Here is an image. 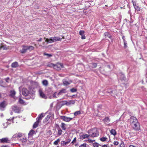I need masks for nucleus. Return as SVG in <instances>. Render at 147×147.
Returning <instances> with one entry per match:
<instances>
[{"label": "nucleus", "mask_w": 147, "mask_h": 147, "mask_svg": "<svg viewBox=\"0 0 147 147\" xmlns=\"http://www.w3.org/2000/svg\"><path fill=\"white\" fill-rule=\"evenodd\" d=\"M88 133L89 134L90 136L92 137L98 136L99 134L97 129L96 128H94L88 130Z\"/></svg>", "instance_id": "obj_1"}, {"label": "nucleus", "mask_w": 147, "mask_h": 147, "mask_svg": "<svg viewBox=\"0 0 147 147\" xmlns=\"http://www.w3.org/2000/svg\"><path fill=\"white\" fill-rule=\"evenodd\" d=\"M107 92L109 93L112 96L115 97V95H117V91L115 89H109L107 91Z\"/></svg>", "instance_id": "obj_2"}, {"label": "nucleus", "mask_w": 147, "mask_h": 147, "mask_svg": "<svg viewBox=\"0 0 147 147\" xmlns=\"http://www.w3.org/2000/svg\"><path fill=\"white\" fill-rule=\"evenodd\" d=\"M12 109L15 113H19L21 111V108L19 106H14L12 107Z\"/></svg>", "instance_id": "obj_3"}, {"label": "nucleus", "mask_w": 147, "mask_h": 147, "mask_svg": "<svg viewBox=\"0 0 147 147\" xmlns=\"http://www.w3.org/2000/svg\"><path fill=\"white\" fill-rule=\"evenodd\" d=\"M136 123V124H133L131 125L133 129L136 131H138L140 129V125L139 123Z\"/></svg>", "instance_id": "obj_4"}, {"label": "nucleus", "mask_w": 147, "mask_h": 147, "mask_svg": "<svg viewBox=\"0 0 147 147\" xmlns=\"http://www.w3.org/2000/svg\"><path fill=\"white\" fill-rule=\"evenodd\" d=\"M63 67V65L62 64L58 63L56 64H55L54 68L57 70H59Z\"/></svg>", "instance_id": "obj_5"}, {"label": "nucleus", "mask_w": 147, "mask_h": 147, "mask_svg": "<svg viewBox=\"0 0 147 147\" xmlns=\"http://www.w3.org/2000/svg\"><path fill=\"white\" fill-rule=\"evenodd\" d=\"M10 140L8 138L6 137L0 139V143H10Z\"/></svg>", "instance_id": "obj_6"}, {"label": "nucleus", "mask_w": 147, "mask_h": 147, "mask_svg": "<svg viewBox=\"0 0 147 147\" xmlns=\"http://www.w3.org/2000/svg\"><path fill=\"white\" fill-rule=\"evenodd\" d=\"M38 92L40 96V97L44 99H46L47 98V96L44 93L42 92V89H39V90Z\"/></svg>", "instance_id": "obj_7"}, {"label": "nucleus", "mask_w": 147, "mask_h": 147, "mask_svg": "<svg viewBox=\"0 0 147 147\" xmlns=\"http://www.w3.org/2000/svg\"><path fill=\"white\" fill-rule=\"evenodd\" d=\"M7 105L6 102L3 101L0 103V110L1 111L3 110V109Z\"/></svg>", "instance_id": "obj_8"}, {"label": "nucleus", "mask_w": 147, "mask_h": 147, "mask_svg": "<svg viewBox=\"0 0 147 147\" xmlns=\"http://www.w3.org/2000/svg\"><path fill=\"white\" fill-rule=\"evenodd\" d=\"M75 101L74 100H70L68 101H65V105L67 106H69L71 105L74 104Z\"/></svg>", "instance_id": "obj_9"}, {"label": "nucleus", "mask_w": 147, "mask_h": 147, "mask_svg": "<svg viewBox=\"0 0 147 147\" xmlns=\"http://www.w3.org/2000/svg\"><path fill=\"white\" fill-rule=\"evenodd\" d=\"M29 93V92L28 90L25 88H23L22 90V94L25 96H27Z\"/></svg>", "instance_id": "obj_10"}, {"label": "nucleus", "mask_w": 147, "mask_h": 147, "mask_svg": "<svg viewBox=\"0 0 147 147\" xmlns=\"http://www.w3.org/2000/svg\"><path fill=\"white\" fill-rule=\"evenodd\" d=\"M120 79L122 81L127 82V79L125 77L124 74L122 73L120 74Z\"/></svg>", "instance_id": "obj_11"}, {"label": "nucleus", "mask_w": 147, "mask_h": 147, "mask_svg": "<svg viewBox=\"0 0 147 147\" xmlns=\"http://www.w3.org/2000/svg\"><path fill=\"white\" fill-rule=\"evenodd\" d=\"M23 48L20 51V52L22 53H26L28 50L27 46L23 45Z\"/></svg>", "instance_id": "obj_12"}, {"label": "nucleus", "mask_w": 147, "mask_h": 147, "mask_svg": "<svg viewBox=\"0 0 147 147\" xmlns=\"http://www.w3.org/2000/svg\"><path fill=\"white\" fill-rule=\"evenodd\" d=\"M137 119L135 117L133 116L131 117L129 120L130 122L131 125H132L133 124V123L135 121H136Z\"/></svg>", "instance_id": "obj_13"}, {"label": "nucleus", "mask_w": 147, "mask_h": 147, "mask_svg": "<svg viewBox=\"0 0 147 147\" xmlns=\"http://www.w3.org/2000/svg\"><path fill=\"white\" fill-rule=\"evenodd\" d=\"M44 116L45 115L43 113H41V114L38 115V117L36 118V120L40 122L42 119V118L44 117Z\"/></svg>", "instance_id": "obj_14"}, {"label": "nucleus", "mask_w": 147, "mask_h": 147, "mask_svg": "<svg viewBox=\"0 0 147 147\" xmlns=\"http://www.w3.org/2000/svg\"><path fill=\"white\" fill-rule=\"evenodd\" d=\"M55 126L58 131V134L59 135H61V134L62 132V130L61 129V128L59 127V126L58 124H56Z\"/></svg>", "instance_id": "obj_15"}, {"label": "nucleus", "mask_w": 147, "mask_h": 147, "mask_svg": "<svg viewBox=\"0 0 147 147\" xmlns=\"http://www.w3.org/2000/svg\"><path fill=\"white\" fill-rule=\"evenodd\" d=\"M84 31L83 30H80L79 32L81 36V38L82 39H85L86 37L84 35Z\"/></svg>", "instance_id": "obj_16"}, {"label": "nucleus", "mask_w": 147, "mask_h": 147, "mask_svg": "<svg viewBox=\"0 0 147 147\" xmlns=\"http://www.w3.org/2000/svg\"><path fill=\"white\" fill-rule=\"evenodd\" d=\"M45 42H47L48 43H51L54 42L53 37H51L49 39H46V40H45Z\"/></svg>", "instance_id": "obj_17"}, {"label": "nucleus", "mask_w": 147, "mask_h": 147, "mask_svg": "<svg viewBox=\"0 0 147 147\" xmlns=\"http://www.w3.org/2000/svg\"><path fill=\"white\" fill-rule=\"evenodd\" d=\"M89 136V134H83L80 136V138L81 139L83 140L85 138H88Z\"/></svg>", "instance_id": "obj_18"}, {"label": "nucleus", "mask_w": 147, "mask_h": 147, "mask_svg": "<svg viewBox=\"0 0 147 147\" xmlns=\"http://www.w3.org/2000/svg\"><path fill=\"white\" fill-rule=\"evenodd\" d=\"M52 116L51 114H49L46 117L45 119L43 120V122L44 123H47L48 120Z\"/></svg>", "instance_id": "obj_19"}, {"label": "nucleus", "mask_w": 147, "mask_h": 147, "mask_svg": "<svg viewBox=\"0 0 147 147\" xmlns=\"http://www.w3.org/2000/svg\"><path fill=\"white\" fill-rule=\"evenodd\" d=\"M46 92L49 94H52L53 93V91L50 88H47L46 90Z\"/></svg>", "instance_id": "obj_20"}, {"label": "nucleus", "mask_w": 147, "mask_h": 147, "mask_svg": "<svg viewBox=\"0 0 147 147\" xmlns=\"http://www.w3.org/2000/svg\"><path fill=\"white\" fill-rule=\"evenodd\" d=\"M53 38L54 42L61 41L62 39V38L59 37H54Z\"/></svg>", "instance_id": "obj_21"}, {"label": "nucleus", "mask_w": 147, "mask_h": 147, "mask_svg": "<svg viewBox=\"0 0 147 147\" xmlns=\"http://www.w3.org/2000/svg\"><path fill=\"white\" fill-rule=\"evenodd\" d=\"M22 136V134L20 133L18 134H16L13 135V138H20Z\"/></svg>", "instance_id": "obj_22"}, {"label": "nucleus", "mask_w": 147, "mask_h": 147, "mask_svg": "<svg viewBox=\"0 0 147 147\" xmlns=\"http://www.w3.org/2000/svg\"><path fill=\"white\" fill-rule=\"evenodd\" d=\"M10 94L9 96L12 97L14 98L16 94V92L15 90H11L10 91Z\"/></svg>", "instance_id": "obj_23"}, {"label": "nucleus", "mask_w": 147, "mask_h": 147, "mask_svg": "<svg viewBox=\"0 0 147 147\" xmlns=\"http://www.w3.org/2000/svg\"><path fill=\"white\" fill-rule=\"evenodd\" d=\"M103 121L106 123H109L110 121V120L109 117H107L103 119Z\"/></svg>", "instance_id": "obj_24"}, {"label": "nucleus", "mask_w": 147, "mask_h": 147, "mask_svg": "<svg viewBox=\"0 0 147 147\" xmlns=\"http://www.w3.org/2000/svg\"><path fill=\"white\" fill-rule=\"evenodd\" d=\"M11 66L13 68H16L18 66V63L17 62H15L12 63Z\"/></svg>", "instance_id": "obj_25"}, {"label": "nucleus", "mask_w": 147, "mask_h": 147, "mask_svg": "<svg viewBox=\"0 0 147 147\" xmlns=\"http://www.w3.org/2000/svg\"><path fill=\"white\" fill-rule=\"evenodd\" d=\"M35 134V131L33 130H31L28 134L29 136H32L34 134Z\"/></svg>", "instance_id": "obj_26"}, {"label": "nucleus", "mask_w": 147, "mask_h": 147, "mask_svg": "<svg viewBox=\"0 0 147 147\" xmlns=\"http://www.w3.org/2000/svg\"><path fill=\"white\" fill-rule=\"evenodd\" d=\"M40 122L36 120V121L34 123L33 127L34 128H36L38 126V125L39 124V123Z\"/></svg>", "instance_id": "obj_27"}, {"label": "nucleus", "mask_w": 147, "mask_h": 147, "mask_svg": "<svg viewBox=\"0 0 147 147\" xmlns=\"http://www.w3.org/2000/svg\"><path fill=\"white\" fill-rule=\"evenodd\" d=\"M100 140L102 142H105L107 141L108 138L106 137H102L100 138Z\"/></svg>", "instance_id": "obj_28"}, {"label": "nucleus", "mask_w": 147, "mask_h": 147, "mask_svg": "<svg viewBox=\"0 0 147 147\" xmlns=\"http://www.w3.org/2000/svg\"><path fill=\"white\" fill-rule=\"evenodd\" d=\"M42 84L44 86H47L48 84V82L47 80H44L42 81Z\"/></svg>", "instance_id": "obj_29"}, {"label": "nucleus", "mask_w": 147, "mask_h": 147, "mask_svg": "<svg viewBox=\"0 0 147 147\" xmlns=\"http://www.w3.org/2000/svg\"><path fill=\"white\" fill-rule=\"evenodd\" d=\"M27 46L28 50L29 51H31L32 50H34V47L32 46Z\"/></svg>", "instance_id": "obj_30"}, {"label": "nucleus", "mask_w": 147, "mask_h": 147, "mask_svg": "<svg viewBox=\"0 0 147 147\" xmlns=\"http://www.w3.org/2000/svg\"><path fill=\"white\" fill-rule=\"evenodd\" d=\"M110 133L111 134L113 135L114 136H115L116 134V131L114 129H112L110 131Z\"/></svg>", "instance_id": "obj_31"}, {"label": "nucleus", "mask_w": 147, "mask_h": 147, "mask_svg": "<svg viewBox=\"0 0 147 147\" xmlns=\"http://www.w3.org/2000/svg\"><path fill=\"white\" fill-rule=\"evenodd\" d=\"M91 67L93 68H95L97 66V64L96 63H91Z\"/></svg>", "instance_id": "obj_32"}, {"label": "nucleus", "mask_w": 147, "mask_h": 147, "mask_svg": "<svg viewBox=\"0 0 147 147\" xmlns=\"http://www.w3.org/2000/svg\"><path fill=\"white\" fill-rule=\"evenodd\" d=\"M105 36L107 37L110 38H111V36L108 32H106L105 33Z\"/></svg>", "instance_id": "obj_33"}, {"label": "nucleus", "mask_w": 147, "mask_h": 147, "mask_svg": "<svg viewBox=\"0 0 147 147\" xmlns=\"http://www.w3.org/2000/svg\"><path fill=\"white\" fill-rule=\"evenodd\" d=\"M72 82V81L69 80L68 81H67L66 80L65 81V86H67L70 83H71Z\"/></svg>", "instance_id": "obj_34"}, {"label": "nucleus", "mask_w": 147, "mask_h": 147, "mask_svg": "<svg viewBox=\"0 0 147 147\" xmlns=\"http://www.w3.org/2000/svg\"><path fill=\"white\" fill-rule=\"evenodd\" d=\"M70 36L69 35H68L66 36V40L65 41H66L67 42H69L70 40Z\"/></svg>", "instance_id": "obj_35"}, {"label": "nucleus", "mask_w": 147, "mask_h": 147, "mask_svg": "<svg viewBox=\"0 0 147 147\" xmlns=\"http://www.w3.org/2000/svg\"><path fill=\"white\" fill-rule=\"evenodd\" d=\"M72 119V118L70 117H68L65 116V121L68 122Z\"/></svg>", "instance_id": "obj_36"}, {"label": "nucleus", "mask_w": 147, "mask_h": 147, "mask_svg": "<svg viewBox=\"0 0 147 147\" xmlns=\"http://www.w3.org/2000/svg\"><path fill=\"white\" fill-rule=\"evenodd\" d=\"M99 145L101 146V145L99 144L97 142H95L93 144V146L94 147H98Z\"/></svg>", "instance_id": "obj_37"}, {"label": "nucleus", "mask_w": 147, "mask_h": 147, "mask_svg": "<svg viewBox=\"0 0 147 147\" xmlns=\"http://www.w3.org/2000/svg\"><path fill=\"white\" fill-rule=\"evenodd\" d=\"M81 113L80 111H77L75 112L74 113V115L75 116H76L80 114Z\"/></svg>", "instance_id": "obj_38"}, {"label": "nucleus", "mask_w": 147, "mask_h": 147, "mask_svg": "<svg viewBox=\"0 0 147 147\" xmlns=\"http://www.w3.org/2000/svg\"><path fill=\"white\" fill-rule=\"evenodd\" d=\"M3 49L4 50H7V48L5 46L3 45L1 46L0 47V49Z\"/></svg>", "instance_id": "obj_39"}, {"label": "nucleus", "mask_w": 147, "mask_h": 147, "mask_svg": "<svg viewBox=\"0 0 147 147\" xmlns=\"http://www.w3.org/2000/svg\"><path fill=\"white\" fill-rule=\"evenodd\" d=\"M71 91L72 92H76L77 91V90L74 88H73L70 89Z\"/></svg>", "instance_id": "obj_40"}, {"label": "nucleus", "mask_w": 147, "mask_h": 147, "mask_svg": "<svg viewBox=\"0 0 147 147\" xmlns=\"http://www.w3.org/2000/svg\"><path fill=\"white\" fill-rule=\"evenodd\" d=\"M64 93V90H61L58 93V95L59 96L62 93Z\"/></svg>", "instance_id": "obj_41"}, {"label": "nucleus", "mask_w": 147, "mask_h": 147, "mask_svg": "<svg viewBox=\"0 0 147 147\" xmlns=\"http://www.w3.org/2000/svg\"><path fill=\"white\" fill-rule=\"evenodd\" d=\"M134 8L136 9L138 11H140V7L137 5L136 6H134Z\"/></svg>", "instance_id": "obj_42"}, {"label": "nucleus", "mask_w": 147, "mask_h": 147, "mask_svg": "<svg viewBox=\"0 0 147 147\" xmlns=\"http://www.w3.org/2000/svg\"><path fill=\"white\" fill-rule=\"evenodd\" d=\"M59 139H58L54 142V144L55 145H57V144H58V142H59Z\"/></svg>", "instance_id": "obj_43"}, {"label": "nucleus", "mask_w": 147, "mask_h": 147, "mask_svg": "<svg viewBox=\"0 0 147 147\" xmlns=\"http://www.w3.org/2000/svg\"><path fill=\"white\" fill-rule=\"evenodd\" d=\"M54 65L55 64L53 63H50L48 65V66L51 67H53L54 68Z\"/></svg>", "instance_id": "obj_44"}, {"label": "nucleus", "mask_w": 147, "mask_h": 147, "mask_svg": "<svg viewBox=\"0 0 147 147\" xmlns=\"http://www.w3.org/2000/svg\"><path fill=\"white\" fill-rule=\"evenodd\" d=\"M19 102L21 104H23L24 102V100L20 98L19 99Z\"/></svg>", "instance_id": "obj_45"}, {"label": "nucleus", "mask_w": 147, "mask_h": 147, "mask_svg": "<svg viewBox=\"0 0 147 147\" xmlns=\"http://www.w3.org/2000/svg\"><path fill=\"white\" fill-rule=\"evenodd\" d=\"M44 55H47L49 57H51L52 56V55L51 54H47L46 53H44Z\"/></svg>", "instance_id": "obj_46"}, {"label": "nucleus", "mask_w": 147, "mask_h": 147, "mask_svg": "<svg viewBox=\"0 0 147 147\" xmlns=\"http://www.w3.org/2000/svg\"><path fill=\"white\" fill-rule=\"evenodd\" d=\"M76 138L75 137V138L73 140V141L71 142V143L73 144H74V143H75V142H76Z\"/></svg>", "instance_id": "obj_47"}, {"label": "nucleus", "mask_w": 147, "mask_h": 147, "mask_svg": "<svg viewBox=\"0 0 147 147\" xmlns=\"http://www.w3.org/2000/svg\"><path fill=\"white\" fill-rule=\"evenodd\" d=\"M120 147H125L124 142H122V143L120 145Z\"/></svg>", "instance_id": "obj_48"}, {"label": "nucleus", "mask_w": 147, "mask_h": 147, "mask_svg": "<svg viewBox=\"0 0 147 147\" xmlns=\"http://www.w3.org/2000/svg\"><path fill=\"white\" fill-rule=\"evenodd\" d=\"M113 144L115 145H118L119 143L118 141H115L114 142Z\"/></svg>", "instance_id": "obj_49"}, {"label": "nucleus", "mask_w": 147, "mask_h": 147, "mask_svg": "<svg viewBox=\"0 0 147 147\" xmlns=\"http://www.w3.org/2000/svg\"><path fill=\"white\" fill-rule=\"evenodd\" d=\"M61 127L62 128L63 130H64V123H61Z\"/></svg>", "instance_id": "obj_50"}, {"label": "nucleus", "mask_w": 147, "mask_h": 147, "mask_svg": "<svg viewBox=\"0 0 147 147\" xmlns=\"http://www.w3.org/2000/svg\"><path fill=\"white\" fill-rule=\"evenodd\" d=\"M86 144H83L80 146L79 147H86Z\"/></svg>", "instance_id": "obj_51"}, {"label": "nucleus", "mask_w": 147, "mask_h": 147, "mask_svg": "<svg viewBox=\"0 0 147 147\" xmlns=\"http://www.w3.org/2000/svg\"><path fill=\"white\" fill-rule=\"evenodd\" d=\"M4 80L7 82H9V77H7L6 78L4 79Z\"/></svg>", "instance_id": "obj_52"}, {"label": "nucleus", "mask_w": 147, "mask_h": 147, "mask_svg": "<svg viewBox=\"0 0 147 147\" xmlns=\"http://www.w3.org/2000/svg\"><path fill=\"white\" fill-rule=\"evenodd\" d=\"M26 141V139L25 138H24L23 139L21 140V141L23 142H25Z\"/></svg>", "instance_id": "obj_53"}, {"label": "nucleus", "mask_w": 147, "mask_h": 147, "mask_svg": "<svg viewBox=\"0 0 147 147\" xmlns=\"http://www.w3.org/2000/svg\"><path fill=\"white\" fill-rule=\"evenodd\" d=\"M106 67L107 68H109L110 70L111 69V68L110 65H107L106 66Z\"/></svg>", "instance_id": "obj_54"}, {"label": "nucleus", "mask_w": 147, "mask_h": 147, "mask_svg": "<svg viewBox=\"0 0 147 147\" xmlns=\"http://www.w3.org/2000/svg\"><path fill=\"white\" fill-rule=\"evenodd\" d=\"M124 43V47L125 48H126L127 47V42Z\"/></svg>", "instance_id": "obj_55"}, {"label": "nucleus", "mask_w": 147, "mask_h": 147, "mask_svg": "<svg viewBox=\"0 0 147 147\" xmlns=\"http://www.w3.org/2000/svg\"><path fill=\"white\" fill-rule=\"evenodd\" d=\"M33 84L35 85V86H37L38 85V84L37 82H34L33 83Z\"/></svg>", "instance_id": "obj_56"}, {"label": "nucleus", "mask_w": 147, "mask_h": 147, "mask_svg": "<svg viewBox=\"0 0 147 147\" xmlns=\"http://www.w3.org/2000/svg\"><path fill=\"white\" fill-rule=\"evenodd\" d=\"M57 94V92H55L53 95V97L54 98H56L57 97L56 95Z\"/></svg>", "instance_id": "obj_57"}, {"label": "nucleus", "mask_w": 147, "mask_h": 147, "mask_svg": "<svg viewBox=\"0 0 147 147\" xmlns=\"http://www.w3.org/2000/svg\"><path fill=\"white\" fill-rule=\"evenodd\" d=\"M71 141V139H69L66 142H65V145L66 144L68 143L69 142Z\"/></svg>", "instance_id": "obj_58"}, {"label": "nucleus", "mask_w": 147, "mask_h": 147, "mask_svg": "<svg viewBox=\"0 0 147 147\" xmlns=\"http://www.w3.org/2000/svg\"><path fill=\"white\" fill-rule=\"evenodd\" d=\"M42 40V38H40L38 40H37V42H41Z\"/></svg>", "instance_id": "obj_59"}, {"label": "nucleus", "mask_w": 147, "mask_h": 147, "mask_svg": "<svg viewBox=\"0 0 147 147\" xmlns=\"http://www.w3.org/2000/svg\"><path fill=\"white\" fill-rule=\"evenodd\" d=\"M101 147H108V146L107 144H104Z\"/></svg>", "instance_id": "obj_60"}, {"label": "nucleus", "mask_w": 147, "mask_h": 147, "mask_svg": "<svg viewBox=\"0 0 147 147\" xmlns=\"http://www.w3.org/2000/svg\"><path fill=\"white\" fill-rule=\"evenodd\" d=\"M132 3H133V5L134 6H134H136V3H135L134 2V1H132Z\"/></svg>", "instance_id": "obj_61"}, {"label": "nucleus", "mask_w": 147, "mask_h": 147, "mask_svg": "<svg viewBox=\"0 0 147 147\" xmlns=\"http://www.w3.org/2000/svg\"><path fill=\"white\" fill-rule=\"evenodd\" d=\"M61 117L62 119L64 121V116H61Z\"/></svg>", "instance_id": "obj_62"}, {"label": "nucleus", "mask_w": 147, "mask_h": 147, "mask_svg": "<svg viewBox=\"0 0 147 147\" xmlns=\"http://www.w3.org/2000/svg\"><path fill=\"white\" fill-rule=\"evenodd\" d=\"M64 144V141H62L61 142V145L63 146Z\"/></svg>", "instance_id": "obj_63"}, {"label": "nucleus", "mask_w": 147, "mask_h": 147, "mask_svg": "<svg viewBox=\"0 0 147 147\" xmlns=\"http://www.w3.org/2000/svg\"><path fill=\"white\" fill-rule=\"evenodd\" d=\"M1 147H8V146L7 145H3L1 146Z\"/></svg>", "instance_id": "obj_64"}]
</instances>
